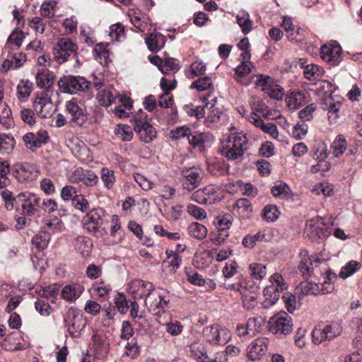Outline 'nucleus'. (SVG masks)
Returning <instances> with one entry per match:
<instances>
[{"label":"nucleus","instance_id":"obj_1","mask_svg":"<svg viewBox=\"0 0 362 362\" xmlns=\"http://www.w3.org/2000/svg\"><path fill=\"white\" fill-rule=\"evenodd\" d=\"M65 114L69 118V124L71 127H83L89 119L86 107L76 98L66 102Z\"/></svg>","mask_w":362,"mask_h":362},{"label":"nucleus","instance_id":"obj_2","mask_svg":"<svg viewBox=\"0 0 362 362\" xmlns=\"http://www.w3.org/2000/svg\"><path fill=\"white\" fill-rule=\"evenodd\" d=\"M272 284L264 288L263 293L264 300L262 302L264 308H269L274 305L279 299L284 291H287L288 285L283 276L275 274L272 277Z\"/></svg>","mask_w":362,"mask_h":362},{"label":"nucleus","instance_id":"obj_3","mask_svg":"<svg viewBox=\"0 0 362 362\" xmlns=\"http://www.w3.org/2000/svg\"><path fill=\"white\" fill-rule=\"evenodd\" d=\"M247 144V139L244 134L229 136L226 144L222 146L221 154L230 161L242 159Z\"/></svg>","mask_w":362,"mask_h":362},{"label":"nucleus","instance_id":"obj_4","mask_svg":"<svg viewBox=\"0 0 362 362\" xmlns=\"http://www.w3.org/2000/svg\"><path fill=\"white\" fill-rule=\"evenodd\" d=\"M106 212L102 208L93 209L83 218L85 228L97 238H102L107 234L104 225Z\"/></svg>","mask_w":362,"mask_h":362},{"label":"nucleus","instance_id":"obj_5","mask_svg":"<svg viewBox=\"0 0 362 362\" xmlns=\"http://www.w3.org/2000/svg\"><path fill=\"white\" fill-rule=\"evenodd\" d=\"M130 122L141 141L149 143L156 137V129L148 122V115L141 110L134 116Z\"/></svg>","mask_w":362,"mask_h":362},{"label":"nucleus","instance_id":"obj_6","mask_svg":"<svg viewBox=\"0 0 362 362\" xmlns=\"http://www.w3.org/2000/svg\"><path fill=\"white\" fill-rule=\"evenodd\" d=\"M64 323L70 336L72 338H78L87 325V320L78 309L71 307L64 317Z\"/></svg>","mask_w":362,"mask_h":362},{"label":"nucleus","instance_id":"obj_7","mask_svg":"<svg viewBox=\"0 0 362 362\" xmlns=\"http://www.w3.org/2000/svg\"><path fill=\"white\" fill-rule=\"evenodd\" d=\"M60 90L64 93L75 94L78 91L88 90L90 82L80 76H64L58 81Z\"/></svg>","mask_w":362,"mask_h":362},{"label":"nucleus","instance_id":"obj_8","mask_svg":"<svg viewBox=\"0 0 362 362\" xmlns=\"http://www.w3.org/2000/svg\"><path fill=\"white\" fill-rule=\"evenodd\" d=\"M18 211L21 209V214L25 216L35 215L40 208V198L35 194L30 192H23L18 194Z\"/></svg>","mask_w":362,"mask_h":362},{"label":"nucleus","instance_id":"obj_9","mask_svg":"<svg viewBox=\"0 0 362 362\" xmlns=\"http://www.w3.org/2000/svg\"><path fill=\"white\" fill-rule=\"evenodd\" d=\"M292 326V322L286 313L275 315L268 322L269 332L275 334L286 335L291 332Z\"/></svg>","mask_w":362,"mask_h":362},{"label":"nucleus","instance_id":"obj_10","mask_svg":"<svg viewBox=\"0 0 362 362\" xmlns=\"http://www.w3.org/2000/svg\"><path fill=\"white\" fill-rule=\"evenodd\" d=\"M204 336L212 344H226L231 338L230 331L226 328H219L218 325L208 326L203 329Z\"/></svg>","mask_w":362,"mask_h":362},{"label":"nucleus","instance_id":"obj_11","mask_svg":"<svg viewBox=\"0 0 362 362\" xmlns=\"http://www.w3.org/2000/svg\"><path fill=\"white\" fill-rule=\"evenodd\" d=\"M77 45L67 38H61L54 47V58L59 64L66 62L71 54H77Z\"/></svg>","mask_w":362,"mask_h":362},{"label":"nucleus","instance_id":"obj_12","mask_svg":"<svg viewBox=\"0 0 362 362\" xmlns=\"http://www.w3.org/2000/svg\"><path fill=\"white\" fill-rule=\"evenodd\" d=\"M300 256V261L298 265V269L302 274V276L305 279L311 276L313 273V264H319L324 260L316 255H308L307 250L301 251Z\"/></svg>","mask_w":362,"mask_h":362},{"label":"nucleus","instance_id":"obj_13","mask_svg":"<svg viewBox=\"0 0 362 362\" xmlns=\"http://www.w3.org/2000/svg\"><path fill=\"white\" fill-rule=\"evenodd\" d=\"M341 47L339 45H324L321 47V57L332 66H336L341 61Z\"/></svg>","mask_w":362,"mask_h":362},{"label":"nucleus","instance_id":"obj_14","mask_svg":"<svg viewBox=\"0 0 362 362\" xmlns=\"http://www.w3.org/2000/svg\"><path fill=\"white\" fill-rule=\"evenodd\" d=\"M52 106L51 98L47 93L42 92L35 97L33 101V107L36 112L42 117L47 118L50 115V111Z\"/></svg>","mask_w":362,"mask_h":362},{"label":"nucleus","instance_id":"obj_15","mask_svg":"<svg viewBox=\"0 0 362 362\" xmlns=\"http://www.w3.org/2000/svg\"><path fill=\"white\" fill-rule=\"evenodd\" d=\"M181 175L185 178L182 184L183 188L189 192L198 187L202 180L199 170L194 168L182 170Z\"/></svg>","mask_w":362,"mask_h":362},{"label":"nucleus","instance_id":"obj_16","mask_svg":"<svg viewBox=\"0 0 362 362\" xmlns=\"http://www.w3.org/2000/svg\"><path fill=\"white\" fill-rule=\"evenodd\" d=\"M13 175L20 182H25L35 180L37 172L35 168L28 163H18L15 165Z\"/></svg>","mask_w":362,"mask_h":362},{"label":"nucleus","instance_id":"obj_17","mask_svg":"<svg viewBox=\"0 0 362 362\" xmlns=\"http://www.w3.org/2000/svg\"><path fill=\"white\" fill-rule=\"evenodd\" d=\"M134 298H144L148 297L154 290V286L151 282L136 279L132 282L130 287Z\"/></svg>","mask_w":362,"mask_h":362},{"label":"nucleus","instance_id":"obj_18","mask_svg":"<svg viewBox=\"0 0 362 362\" xmlns=\"http://www.w3.org/2000/svg\"><path fill=\"white\" fill-rule=\"evenodd\" d=\"M268 340L266 338H257L247 347V357L255 361L264 355L267 351Z\"/></svg>","mask_w":362,"mask_h":362},{"label":"nucleus","instance_id":"obj_19","mask_svg":"<svg viewBox=\"0 0 362 362\" xmlns=\"http://www.w3.org/2000/svg\"><path fill=\"white\" fill-rule=\"evenodd\" d=\"M306 226L309 235L314 240L324 238L327 236V229L325 228V223L322 218L308 221Z\"/></svg>","mask_w":362,"mask_h":362},{"label":"nucleus","instance_id":"obj_20","mask_svg":"<svg viewBox=\"0 0 362 362\" xmlns=\"http://www.w3.org/2000/svg\"><path fill=\"white\" fill-rule=\"evenodd\" d=\"M54 76L49 70H41L37 72L35 80L37 87L49 89L53 84Z\"/></svg>","mask_w":362,"mask_h":362},{"label":"nucleus","instance_id":"obj_21","mask_svg":"<svg viewBox=\"0 0 362 362\" xmlns=\"http://www.w3.org/2000/svg\"><path fill=\"white\" fill-rule=\"evenodd\" d=\"M24 33L22 30H14L8 36L6 45L4 46V51L8 50L10 53L12 50L11 44H14L17 47H20L24 39Z\"/></svg>","mask_w":362,"mask_h":362},{"label":"nucleus","instance_id":"obj_22","mask_svg":"<svg viewBox=\"0 0 362 362\" xmlns=\"http://www.w3.org/2000/svg\"><path fill=\"white\" fill-rule=\"evenodd\" d=\"M296 290L299 291V295L308 296L314 295L317 296L320 293L319 286L312 281H303L299 284Z\"/></svg>","mask_w":362,"mask_h":362},{"label":"nucleus","instance_id":"obj_23","mask_svg":"<svg viewBox=\"0 0 362 362\" xmlns=\"http://www.w3.org/2000/svg\"><path fill=\"white\" fill-rule=\"evenodd\" d=\"M236 19L238 25L245 35L248 34L252 30L253 22L250 20L248 13L245 11L239 13L236 16Z\"/></svg>","mask_w":362,"mask_h":362},{"label":"nucleus","instance_id":"obj_24","mask_svg":"<svg viewBox=\"0 0 362 362\" xmlns=\"http://www.w3.org/2000/svg\"><path fill=\"white\" fill-rule=\"evenodd\" d=\"M16 145L14 138L7 134H0V151L3 153H11Z\"/></svg>","mask_w":362,"mask_h":362},{"label":"nucleus","instance_id":"obj_25","mask_svg":"<svg viewBox=\"0 0 362 362\" xmlns=\"http://www.w3.org/2000/svg\"><path fill=\"white\" fill-rule=\"evenodd\" d=\"M33 83L29 80H21L17 86V96L18 100H24L27 99L33 89Z\"/></svg>","mask_w":362,"mask_h":362},{"label":"nucleus","instance_id":"obj_26","mask_svg":"<svg viewBox=\"0 0 362 362\" xmlns=\"http://www.w3.org/2000/svg\"><path fill=\"white\" fill-rule=\"evenodd\" d=\"M1 196L4 201L5 207L7 210L11 211L14 208L18 210V194L14 196L13 192L10 190L5 189L1 192Z\"/></svg>","mask_w":362,"mask_h":362},{"label":"nucleus","instance_id":"obj_27","mask_svg":"<svg viewBox=\"0 0 362 362\" xmlns=\"http://www.w3.org/2000/svg\"><path fill=\"white\" fill-rule=\"evenodd\" d=\"M92 243L90 238L85 236H78L75 240L76 249L83 255H88L91 250Z\"/></svg>","mask_w":362,"mask_h":362},{"label":"nucleus","instance_id":"obj_28","mask_svg":"<svg viewBox=\"0 0 362 362\" xmlns=\"http://www.w3.org/2000/svg\"><path fill=\"white\" fill-rule=\"evenodd\" d=\"M188 231L191 236L199 240L204 239L207 235L206 228L198 222L192 223L188 226Z\"/></svg>","mask_w":362,"mask_h":362},{"label":"nucleus","instance_id":"obj_29","mask_svg":"<svg viewBox=\"0 0 362 362\" xmlns=\"http://www.w3.org/2000/svg\"><path fill=\"white\" fill-rule=\"evenodd\" d=\"M49 240V234L46 231H42L33 238L32 244L38 251H42L47 247Z\"/></svg>","mask_w":362,"mask_h":362},{"label":"nucleus","instance_id":"obj_30","mask_svg":"<svg viewBox=\"0 0 362 362\" xmlns=\"http://www.w3.org/2000/svg\"><path fill=\"white\" fill-rule=\"evenodd\" d=\"M347 143L342 134H339L332 144L333 155L335 157L341 156L346 149Z\"/></svg>","mask_w":362,"mask_h":362},{"label":"nucleus","instance_id":"obj_31","mask_svg":"<svg viewBox=\"0 0 362 362\" xmlns=\"http://www.w3.org/2000/svg\"><path fill=\"white\" fill-rule=\"evenodd\" d=\"M232 221L233 216L230 214H226L217 216L215 219V224L220 232H224L230 228Z\"/></svg>","mask_w":362,"mask_h":362},{"label":"nucleus","instance_id":"obj_32","mask_svg":"<svg viewBox=\"0 0 362 362\" xmlns=\"http://www.w3.org/2000/svg\"><path fill=\"white\" fill-rule=\"evenodd\" d=\"M280 212L275 205H267L264 207L262 216L269 222H274L279 217Z\"/></svg>","mask_w":362,"mask_h":362},{"label":"nucleus","instance_id":"obj_33","mask_svg":"<svg viewBox=\"0 0 362 362\" xmlns=\"http://www.w3.org/2000/svg\"><path fill=\"white\" fill-rule=\"evenodd\" d=\"M250 275L255 279L261 280L267 274L266 266L259 263H252L249 266Z\"/></svg>","mask_w":362,"mask_h":362},{"label":"nucleus","instance_id":"obj_34","mask_svg":"<svg viewBox=\"0 0 362 362\" xmlns=\"http://www.w3.org/2000/svg\"><path fill=\"white\" fill-rule=\"evenodd\" d=\"M206 199L211 200V204L220 202L221 198L218 195L219 189L214 185H210L202 189Z\"/></svg>","mask_w":362,"mask_h":362},{"label":"nucleus","instance_id":"obj_35","mask_svg":"<svg viewBox=\"0 0 362 362\" xmlns=\"http://www.w3.org/2000/svg\"><path fill=\"white\" fill-rule=\"evenodd\" d=\"M98 101L100 105L108 107L115 100V98L110 90L103 89L98 93Z\"/></svg>","mask_w":362,"mask_h":362},{"label":"nucleus","instance_id":"obj_36","mask_svg":"<svg viewBox=\"0 0 362 362\" xmlns=\"http://www.w3.org/2000/svg\"><path fill=\"white\" fill-rule=\"evenodd\" d=\"M101 174V180L104 183V185L107 189H111L115 182V173L113 170H110L107 168H103L100 171Z\"/></svg>","mask_w":362,"mask_h":362},{"label":"nucleus","instance_id":"obj_37","mask_svg":"<svg viewBox=\"0 0 362 362\" xmlns=\"http://www.w3.org/2000/svg\"><path fill=\"white\" fill-rule=\"evenodd\" d=\"M62 297L67 301L76 300L81 293H78L76 286L74 285H66L62 290Z\"/></svg>","mask_w":362,"mask_h":362},{"label":"nucleus","instance_id":"obj_38","mask_svg":"<svg viewBox=\"0 0 362 362\" xmlns=\"http://www.w3.org/2000/svg\"><path fill=\"white\" fill-rule=\"evenodd\" d=\"M187 140L189 144L192 145L194 148L197 147L201 151L204 150L205 141L202 134H199L197 132H192L191 131L190 136H188Z\"/></svg>","mask_w":362,"mask_h":362},{"label":"nucleus","instance_id":"obj_39","mask_svg":"<svg viewBox=\"0 0 362 362\" xmlns=\"http://www.w3.org/2000/svg\"><path fill=\"white\" fill-rule=\"evenodd\" d=\"M322 74V69L317 64H311L305 66L304 76L308 80L317 78L320 76Z\"/></svg>","mask_w":362,"mask_h":362},{"label":"nucleus","instance_id":"obj_40","mask_svg":"<svg viewBox=\"0 0 362 362\" xmlns=\"http://www.w3.org/2000/svg\"><path fill=\"white\" fill-rule=\"evenodd\" d=\"M360 269V265L357 262L351 261L346 266L341 268L339 276L343 279L352 275Z\"/></svg>","mask_w":362,"mask_h":362},{"label":"nucleus","instance_id":"obj_41","mask_svg":"<svg viewBox=\"0 0 362 362\" xmlns=\"http://www.w3.org/2000/svg\"><path fill=\"white\" fill-rule=\"evenodd\" d=\"M283 301L284 302L286 310L290 313H293V311L296 309L297 302L296 298L291 293L287 292L286 291H284L283 295L281 296Z\"/></svg>","mask_w":362,"mask_h":362},{"label":"nucleus","instance_id":"obj_42","mask_svg":"<svg viewBox=\"0 0 362 362\" xmlns=\"http://www.w3.org/2000/svg\"><path fill=\"white\" fill-rule=\"evenodd\" d=\"M115 303L117 310L122 313L125 314L128 312L129 305L126 298V296L123 293H117L115 297Z\"/></svg>","mask_w":362,"mask_h":362},{"label":"nucleus","instance_id":"obj_43","mask_svg":"<svg viewBox=\"0 0 362 362\" xmlns=\"http://www.w3.org/2000/svg\"><path fill=\"white\" fill-rule=\"evenodd\" d=\"M23 140L25 142L26 146L32 151H35L37 148H39L42 146L40 141H39L35 136V134L32 132L25 134L23 136Z\"/></svg>","mask_w":362,"mask_h":362},{"label":"nucleus","instance_id":"obj_44","mask_svg":"<svg viewBox=\"0 0 362 362\" xmlns=\"http://www.w3.org/2000/svg\"><path fill=\"white\" fill-rule=\"evenodd\" d=\"M271 191L273 196L284 198L288 195L290 188L286 183L280 182L278 185H274Z\"/></svg>","mask_w":362,"mask_h":362},{"label":"nucleus","instance_id":"obj_45","mask_svg":"<svg viewBox=\"0 0 362 362\" xmlns=\"http://www.w3.org/2000/svg\"><path fill=\"white\" fill-rule=\"evenodd\" d=\"M11 110L7 105H4L0 110V123L6 128H9L13 122Z\"/></svg>","mask_w":362,"mask_h":362},{"label":"nucleus","instance_id":"obj_46","mask_svg":"<svg viewBox=\"0 0 362 362\" xmlns=\"http://www.w3.org/2000/svg\"><path fill=\"white\" fill-rule=\"evenodd\" d=\"M242 295L243 305L247 310H252L257 305V295L254 293H246L244 291Z\"/></svg>","mask_w":362,"mask_h":362},{"label":"nucleus","instance_id":"obj_47","mask_svg":"<svg viewBox=\"0 0 362 362\" xmlns=\"http://www.w3.org/2000/svg\"><path fill=\"white\" fill-rule=\"evenodd\" d=\"M132 128H133L132 125H119L116 132V134L120 136L123 141H130L133 137Z\"/></svg>","mask_w":362,"mask_h":362},{"label":"nucleus","instance_id":"obj_48","mask_svg":"<svg viewBox=\"0 0 362 362\" xmlns=\"http://www.w3.org/2000/svg\"><path fill=\"white\" fill-rule=\"evenodd\" d=\"M59 291V287L57 285H49L38 291L39 296L45 298H54Z\"/></svg>","mask_w":362,"mask_h":362},{"label":"nucleus","instance_id":"obj_49","mask_svg":"<svg viewBox=\"0 0 362 362\" xmlns=\"http://www.w3.org/2000/svg\"><path fill=\"white\" fill-rule=\"evenodd\" d=\"M211 86L212 82L211 78L205 76L194 81L191 86V88H195L199 91H202L209 88Z\"/></svg>","mask_w":362,"mask_h":362},{"label":"nucleus","instance_id":"obj_50","mask_svg":"<svg viewBox=\"0 0 362 362\" xmlns=\"http://www.w3.org/2000/svg\"><path fill=\"white\" fill-rule=\"evenodd\" d=\"M71 202L73 206L82 212H86L89 207L88 202L81 194H78Z\"/></svg>","mask_w":362,"mask_h":362},{"label":"nucleus","instance_id":"obj_51","mask_svg":"<svg viewBox=\"0 0 362 362\" xmlns=\"http://www.w3.org/2000/svg\"><path fill=\"white\" fill-rule=\"evenodd\" d=\"M35 308L42 316H49L52 312V307L45 300L38 299L35 303Z\"/></svg>","mask_w":362,"mask_h":362},{"label":"nucleus","instance_id":"obj_52","mask_svg":"<svg viewBox=\"0 0 362 362\" xmlns=\"http://www.w3.org/2000/svg\"><path fill=\"white\" fill-rule=\"evenodd\" d=\"M191 129L187 127H177L175 129L171 130V137L175 140L180 139L184 137H188L190 136Z\"/></svg>","mask_w":362,"mask_h":362},{"label":"nucleus","instance_id":"obj_53","mask_svg":"<svg viewBox=\"0 0 362 362\" xmlns=\"http://www.w3.org/2000/svg\"><path fill=\"white\" fill-rule=\"evenodd\" d=\"M78 194L76 187L71 185L64 187L61 191V197L64 201H72Z\"/></svg>","mask_w":362,"mask_h":362},{"label":"nucleus","instance_id":"obj_54","mask_svg":"<svg viewBox=\"0 0 362 362\" xmlns=\"http://www.w3.org/2000/svg\"><path fill=\"white\" fill-rule=\"evenodd\" d=\"M207 117L205 119V124L209 127L212 124L218 122L220 119L222 112L218 108H212L209 110Z\"/></svg>","mask_w":362,"mask_h":362},{"label":"nucleus","instance_id":"obj_55","mask_svg":"<svg viewBox=\"0 0 362 362\" xmlns=\"http://www.w3.org/2000/svg\"><path fill=\"white\" fill-rule=\"evenodd\" d=\"M313 341L315 344H320L322 342L328 340L327 334L323 328H315L312 333Z\"/></svg>","mask_w":362,"mask_h":362},{"label":"nucleus","instance_id":"obj_56","mask_svg":"<svg viewBox=\"0 0 362 362\" xmlns=\"http://www.w3.org/2000/svg\"><path fill=\"white\" fill-rule=\"evenodd\" d=\"M209 171L214 175L220 176L225 174V173L228 170H226L224 163H211L209 164L208 166Z\"/></svg>","mask_w":362,"mask_h":362},{"label":"nucleus","instance_id":"obj_57","mask_svg":"<svg viewBox=\"0 0 362 362\" xmlns=\"http://www.w3.org/2000/svg\"><path fill=\"white\" fill-rule=\"evenodd\" d=\"M304 100L303 94L300 92L292 93L288 101V106L293 105V108L298 109Z\"/></svg>","mask_w":362,"mask_h":362},{"label":"nucleus","instance_id":"obj_58","mask_svg":"<svg viewBox=\"0 0 362 362\" xmlns=\"http://www.w3.org/2000/svg\"><path fill=\"white\" fill-rule=\"evenodd\" d=\"M206 70V65L202 62H195L191 65V74H192V78L204 75Z\"/></svg>","mask_w":362,"mask_h":362},{"label":"nucleus","instance_id":"obj_59","mask_svg":"<svg viewBox=\"0 0 362 362\" xmlns=\"http://www.w3.org/2000/svg\"><path fill=\"white\" fill-rule=\"evenodd\" d=\"M159 34L160 33H151L145 39L148 48L152 52H158L159 51V47L158 45V35H159Z\"/></svg>","mask_w":362,"mask_h":362},{"label":"nucleus","instance_id":"obj_60","mask_svg":"<svg viewBox=\"0 0 362 362\" xmlns=\"http://www.w3.org/2000/svg\"><path fill=\"white\" fill-rule=\"evenodd\" d=\"M135 181L144 190H149L153 187V182L147 180L144 175L139 173L133 175Z\"/></svg>","mask_w":362,"mask_h":362},{"label":"nucleus","instance_id":"obj_61","mask_svg":"<svg viewBox=\"0 0 362 362\" xmlns=\"http://www.w3.org/2000/svg\"><path fill=\"white\" fill-rule=\"evenodd\" d=\"M250 103L255 114L256 112L263 113L267 109V105L259 98H253Z\"/></svg>","mask_w":362,"mask_h":362},{"label":"nucleus","instance_id":"obj_62","mask_svg":"<svg viewBox=\"0 0 362 362\" xmlns=\"http://www.w3.org/2000/svg\"><path fill=\"white\" fill-rule=\"evenodd\" d=\"M85 311L92 315H98L101 310V305L96 301L88 300L85 305Z\"/></svg>","mask_w":362,"mask_h":362},{"label":"nucleus","instance_id":"obj_63","mask_svg":"<svg viewBox=\"0 0 362 362\" xmlns=\"http://www.w3.org/2000/svg\"><path fill=\"white\" fill-rule=\"evenodd\" d=\"M187 208L188 212L197 219L202 220L206 217L205 210L196 205L189 204Z\"/></svg>","mask_w":362,"mask_h":362},{"label":"nucleus","instance_id":"obj_64","mask_svg":"<svg viewBox=\"0 0 362 362\" xmlns=\"http://www.w3.org/2000/svg\"><path fill=\"white\" fill-rule=\"evenodd\" d=\"M183 326L178 321L170 322L166 324V330L172 336H177L182 331Z\"/></svg>","mask_w":362,"mask_h":362}]
</instances>
